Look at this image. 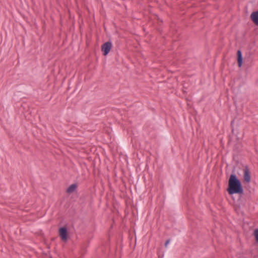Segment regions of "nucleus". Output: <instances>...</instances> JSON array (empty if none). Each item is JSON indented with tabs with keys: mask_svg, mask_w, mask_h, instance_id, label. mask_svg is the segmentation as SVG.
Here are the masks:
<instances>
[{
	"mask_svg": "<svg viewBox=\"0 0 258 258\" xmlns=\"http://www.w3.org/2000/svg\"><path fill=\"white\" fill-rule=\"evenodd\" d=\"M253 235L254 236L255 241L258 243V229L254 230Z\"/></svg>",
	"mask_w": 258,
	"mask_h": 258,
	"instance_id": "nucleus-9",
	"label": "nucleus"
},
{
	"mask_svg": "<svg viewBox=\"0 0 258 258\" xmlns=\"http://www.w3.org/2000/svg\"><path fill=\"white\" fill-rule=\"evenodd\" d=\"M233 123H234V120H232L231 122V126L232 127L231 132L233 135H234L236 136H237V132H235V128H234L233 125Z\"/></svg>",
	"mask_w": 258,
	"mask_h": 258,
	"instance_id": "nucleus-8",
	"label": "nucleus"
},
{
	"mask_svg": "<svg viewBox=\"0 0 258 258\" xmlns=\"http://www.w3.org/2000/svg\"><path fill=\"white\" fill-rule=\"evenodd\" d=\"M156 30L160 34H161L162 30L161 28H158Z\"/></svg>",
	"mask_w": 258,
	"mask_h": 258,
	"instance_id": "nucleus-11",
	"label": "nucleus"
},
{
	"mask_svg": "<svg viewBox=\"0 0 258 258\" xmlns=\"http://www.w3.org/2000/svg\"><path fill=\"white\" fill-rule=\"evenodd\" d=\"M237 61L238 67L240 68L243 63V57L242 52L240 49L237 51Z\"/></svg>",
	"mask_w": 258,
	"mask_h": 258,
	"instance_id": "nucleus-6",
	"label": "nucleus"
},
{
	"mask_svg": "<svg viewBox=\"0 0 258 258\" xmlns=\"http://www.w3.org/2000/svg\"><path fill=\"white\" fill-rule=\"evenodd\" d=\"M158 19V20L159 22H160L161 23L163 22L162 20H160V19H159V17H158V19Z\"/></svg>",
	"mask_w": 258,
	"mask_h": 258,
	"instance_id": "nucleus-12",
	"label": "nucleus"
},
{
	"mask_svg": "<svg viewBox=\"0 0 258 258\" xmlns=\"http://www.w3.org/2000/svg\"><path fill=\"white\" fill-rule=\"evenodd\" d=\"M243 180L247 183L251 180V174L248 166H245L243 169Z\"/></svg>",
	"mask_w": 258,
	"mask_h": 258,
	"instance_id": "nucleus-4",
	"label": "nucleus"
},
{
	"mask_svg": "<svg viewBox=\"0 0 258 258\" xmlns=\"http://www.w3.org/2000/svg\"><path fill=\"white\" fill-rule=\"evenodd\" d=\"M250 18L253 23L258 26V10L252 12Z\"/></svg>",
	"mask_w": 258,
	"mask_h": 258,
	"instance_id": "nucleus-5",
	"label": "nucleus"
},
{
	"mask_svg": "<svg viewBox=\"0 0 258 258\" xmlns=\"http://www.w3.org/2000/svg\"><path fill=\"white\" fill-rule=\"evenodd\" d=\"M58 234L61 240L64 242L67 241L69 238V234L68 228L66 226L61 227L59 228Z\"/></svg>",
	"mask_w": 258,
	"mask_h": 258,
	"instance_id": "nucleus-2",
	"label": "nucleus"
},
{
	"mask_svg": "<svg viewBox=\"0 0 258 258\" xmlns=\"http://www.w3.org/2000/svg\"><path fill=\"white\" fill-rule=\"evenodd\" d=\"M78 185L77 183H73L70 185L67 189L66 192L68 194H72L77 189Z\"/></svg>",
	"mask_w": 258,
	"mask_h": 258,
	"instance_id": "nucleus-7",
	"label": "nucleus"
},
{
	"mask_svg": "<svg viewBox=\"0 0 258 258\" xmlns=\"http://www.w3.org/2000/svg\"><path fill=\"white\" fill-rule=\"evenodd\" d=\"M112 47V42L107 41L103 44L101 46V51L104 56H106L110 52Z\"/></svg>",
	"mask_w": 258,
	"mask_h": 258,
	"instance_id": "nucleus-3",
	"label": "nucleus"
},
{
	"mask_svg": "<svg viewBox=\"0 0 258 258\" xmlns=\"http://www.w3.org/2000/svg\"><path fill=\"white\" fill-rule=\"evenodd\" d=\"M235 168H234L232 171V174L230 175L228 181L227 191L229 195L234 194H238L240 197L243 194L244 189L242 183L239 179L237 177L235 173Z\"/></svg>",
	"mask_w": 258,
	"mask_h": 258,
	"instance_id": "nucleus-1",
	"label": "nucleus"
},
{
	"mask_svg": "<svg viewBox=\"0 0 258 258\" xmlns=\"http://www.w3.org/2000/svg\"><path fill=\"white\" fill-rule=\"evenodd\" d=\"M170 242V239H167L165 242V246L166 247Z\"/></svg>",
	"mask_w": 258,
	"mask_h": 258,
	"instance_id": "nucleus-10",
	"label": "nucleus"
}]
</instances>
